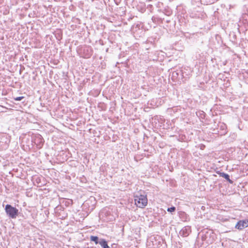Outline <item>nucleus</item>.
Returning a JSON list of instances; mask_svg holds the SVG:
<instances>
[{"label": "nucleus", "mask_w": 248, "mask_h": 248, "mask_svg": "<svg viewBox=\"0 0 248 248\" xmlns=\"http://www.w3.org/2000/svg\"><path fill=\"white\" fill-rule=\"evenodd\" d=\"M135 204L140 208H143L147 204V199L143 195H136L135 196Z\"/></svg>", "instance_id": "nucleus-1"}, {"label": "nucleus", "mask_w": 248, "mask_h": 248, "mask_svg": "<svg viewBox=\"0 0 248 248\" xmlns=\"http://www.w3.org/2000/svg\"><path fill=\"white\" fill-rule=\"evenodd\" d=\"M5 211L7 214L13 218H15L18 214V210L9 204L6 205Z\"/></svg>", "instance_id": "nucleus-2"}, {"label": "nucleus", "mask_w": 248, "mask_h": 248, "mask_svg": "<svg viewBox=\"0 0 248 248\" xmlns=\"http://www.w3.org/2000/svg\"><path fill=\"white\" fill-rule=\"evenodd\" d=\"M247 227H248V219L240 220L235 225V228L240 230Z\"/></svg>", "instance_id": "nucleus-3"}, {"label": "nucleus", "mask_w": 248, "mask_h": 248, "mask_svg": "<svg viewBox=\"0 0 248 248\" xmlns=\"http://www.w3.org/2000/svg\"><path fill=\"white\" fill-rule=\"evenodd\" d=\"M190 232V228L189 227H185L180 231V234L184 237H186L188 236Z\"/></svg>", "instance_id": "nucleus-4"}, {"label": "nucleus", "mask_w": 248, "mask_h": 248, "mask_svg": "<svg viewBox=\"0 0 248 248\" xmlns=\"http://www.w3.org/2000/svg\"><path fill=\"white\" fill-rule=\"evenodd\" d=\"M220 176L224 178L227 180L230 184H232L233 182L230 179V176L225 173L222 172L220 173Z\"/></svg>", "instance_id": "nucleus-5"}, {"label": "nucleus", "mask_w": 248, "mask_h": 248, "mask_svg": "<svg viewBox=\"0 0 248 248\" xmlns=\"http://www.w3.org/2000/svg\"><path fill=\"white\" fill-rule=\"evenodd\" d=\"M99 244L103 248H109V247L108 246L107 242L104 239H101L99 241Z\"/></svg>", "instance_id": "nucleus-6"}, {"label": "nucleus", "mask_w": 248, "mask_h": 248, "mask_svg": "<svg viewBox=\"0 0 248 248\" xmlns=\"http://www.w3.org/2000/svg\"><path fill=\"white\" fill-rule=\"evenodd\" d=\"M90 239L91 241L94 242L96 244L99 243V242L98 241V238L97 236H91Z\"/></svg>", "instance_id": "nucleus-7"}, {"label": "nucleus", "mask_w": 248, "mask_h": 248, "mask_svg": "<svg viewBox=\"0 0 248 248\" xmlns=\"http://www.w3.org/2000/svg\"><path fill=\"white\" fill-rule=\"evenodd\" d=\"M175 210H176L175 207L174 206L168 208L167 209V211L170 213L174 212L175 211Z\"/></svg>", "instance_id": "nucleus-8"}, {"label": "nucleus", "mask_w": 248, "mask_h": 248, "mask_svg": "<svg viewBox=\"0 0 248 248\" xmlns=\"http://www.w3.org/2000/svg\"><path fill=\"white\" fill-rule=\"evenodd\" d=\"M23 98V96L17 97L15 98V100L16 101H20Z\"/></svg>", "instance_id": "nucleus-9"}]
</instances>
